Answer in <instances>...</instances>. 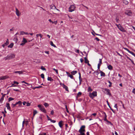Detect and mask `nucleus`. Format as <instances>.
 I'll use <instances>...</instances> for the list:
<instances>
[{"label":"nucleus","mask_w":135,"mask_h":135,"mask_svg":"<svg viewBox=\"0 0 135 135\" xmlns=\"http://www.w3.org/2000/svg\"><path fill=\"white\" fill-rule=\"evenodd\" d=\"M85 126L84 125L82 126H81L80 129L79 130V132L80 133V134L78 135H85L84 132L85 130Z\"/></svg>","instance_id":"nucleus-1"},{"label":"nucleus","mask_w":135,"mask_h":135,"mask_svg":"<svg viewBox=\"0 0 135 135\" xmlns=\"http://www.w3.org/2000/svg\"><path fill=\"white\" fill-rule=\"evenodd\" d=\"M115 25L117 26L118 29L122 32H126V30L122 27L120 24H116Z\"/></svg>","instance_id":"nucleus-2"},{"label":"nucleus","mask_w":135,"mask_h":135,"mask_svg":"<svg viewBox=\"0 0 135 135\" xmlns=\"http://www.w3.org/2000/svg\"><path fill=\"white\" fill-rule=\"evenodd\" d=\"M37 107L39 108L41 111L45 113H46V110L43 105L39 104L37 105Z\"/></svg>","instance_id":"nucleus-3"},{"label":"nucleus","mask_w":135,"mask_h":135,"mask_svg":"<svg viewBox=\"0 0 135 135\" xmlns=\"http://www.w3.org/2000/svg\"><path fill=\"white\" fill-rule=\"evenodd\" d=\"M15 56L14 54H11L7 55V56L5 58V60H10L15 58Z\"/></svg>","instance_id":"nucleus-4"},{"label":"nucleus","mask_w":135,"mask_h":135,"mask_svg":"<svg viewBox=\"0 0 135 135\" xmlns=\"http://www.w3.org/2000/svg\"><path fill=\"white\" fill-rule=\"evenodd\" d=\"M76 7L74 5H72L70 6L69 8V11L72 12L75 10Z\"/></svg>","instance_id":"nucleus-5"},{"label":"nucleus","mask_w":135,"mask_h":135,"mask_svg":"<svg viewBox=\"0 0 135 135\" xmlns=\"http://www.w3.org/2000/svg\"><path fill=\"white\" fill-rule=\"evenodd\" d=\"M97 96V92L96 91H94L92 93H90L89 96L92 98H93L94 97Z\"/></svg>","instance_id":"nucleus-6"},{"label":"nucleus","mask_w":135,"mask_h":135,"mask_svg":"<svg viewBox=\"0 0 135 135\" xmlns=\"http://www.w3.org/2000/svg\"><path fill=\"white\" fill-rule=\"evenodd\" d=\"M105 93L107 95H111V94L110 93V90L107 88H105L104 89Z\"/></svg>","instance_id":"nucleus-7"},{"label":"nucleus","mask_w":135,"mask_h":135,"mask_svg":"<svg viewBox=\"0 0 135 135\" xmlns=\"http://www.w3.org/2000/svg\"><path fill=\"white\" fill-rule=\"evenodd\" d=\"M60 84L62 85V86L63 87V88L65 89L66 91H69L68 87L64 84Z\"/></svg>","instance_id":"nucleus-8"},{"label":"nucleus","mask_w":135,"mask_h":135,"mask_svg":"<svg viewBox=\"0 0 135 135\" xmlns=\"http://www.w3.org/2000/svg\"><path fill=\"white\" fill-rule=\"evenodd\" d=\"M8 77L7 76H1L0 77V80H3L4 79H7Z\"/></svg>","instance_id":"nucleus-9"},{"label":"nucleus","mask_w":135,"mask_h":135,"mask_svg":"<svg viewBox=\"0 0 135 135\" xmlns=\"http://www.w3.org/2000/svg\"><path fill=\"white\" fill-rule=\"evenodd\" d=\"M16 14L17 16H20V13L19 11L17 8H16Z\"/></svg>","instance_id":"nucleus-10"},{"label":"nucleus","mask_w":135,"mask_h":135,"mask_svg":"<svg viewBox=\"0 0 135 135\" xmlns=\"http://www.w3.org/2000/svg\"><path fill=\"white\" fill-rule=\"evenodd\" d=\"M66 73L68 76L70 77L71 79H73V76L72 75H71L69 72L66 71Z\"/></svg>","instance_id":"nucleus-11"},{"label":"nucleus","mask_w":135,"mask_h":135,"mask_svg":"<svg viewBox=\"0 0 135 135\" xmlns=\"http://www.w3.org/2000/svg\"><path fill=\"white\" fill-rule=\"evenodd\" d=\"M6 107L7 108V109L9 110H10L11 108L10 106V104L9 103H7L6 104Z\"/></svg>","instance_id":"nucleus-12"},{"label":"nucleus","mask_w":135,"mask_h":135,"mask_svg":"<svg viewBox=\"0 0 135 135\" xmlns=\"http://www.w3.org/2000/svg\"><path fill=\"white\" fill-rule=\"evenodd\" d=\"M62 122L63 121H61L59 123V127L61 128H62Z\"/></svg>","instance_id":"nucleus-13"},{"label":"nucleus","mask_w":135,"mask_h":135,"mask_svg":"<svg viewBox=\"0 0 135 135\" xmlns=\"http://www.w3.org/2000/svg\"><path fill=\"white\" fill-rule=\"evenodd\" d=\"M4 95H3L1 97L0 99V103H2L3 101L4 100Z\"/></svg>","instance_id":"nucleus-14"},{"label":"nucleus","mask_w":135,"mask_h":135,"mask_svg":"<svg viewBox=\"0 0 135 135\" xmlns=\"http://www.w3.org/2000/svg\"><path fill=\"white\" fill-rule=\"evenodd\" d=\"M85 62V63L89 64V61L87 59V56L84 57Z\"/></svg>","instance_id":"nucleus-15"},{"label":"nucleus","mask_w":135,"mask_h":135,"mask_svg":"<svg viewBox=\"0 0 135 135\" xmlns=\"http://www.w3.org/2000/svg\"><path fill=\"white\" fill-rule=\"evenodd\" d=\"M14 73H18L20 75L23 73V72L22 71H15Z\"/></svg>","instance_id":"nucleus-16"},{"label":"nucleus","mask_w":135,"mask_h":135,"mask_svg":"<svg viewBox=\"0 0 135 135\" xmlns=\"http://www.w3.org/2000/svg\"><path fill=\"white\" fill-rule=\"evenodd\" d=\"M100 75L101 76H105V74L103 72L100 71Z\"/></svg>","instance_id":"nucleus-17"},{"label":"nucleus","mask_w":135,"mask_h":135,"mask_svg":"<svg viewBox=\"0 0 135 135\" xmlns=\"http://www.w3.org/2000/svg\"><path fill=\"white\" fill-rule=\"evenodd\" d=\"M108 69L110 70H112L113 69V67L110 65H109L107 66Z\"/></svg>","instance_id":"nucleus-18"},{"label":"nucleus","mask_w":135,"mask_h":135,"mask_svg":"<svg viewBox=\"0 0 135 135\" xmlns=\"http://www.w3.org/2000/svg\"><path fill=\"white\" fill-rule=\"evenodd\" d=\"M87 90H88V92H91V91H92L93 90L91 88L90 86H89L88 87V89Z\"/></svg>","instance_id":"nucleus-19"},{"label":"nucleus","mask_w":135,"mask_h":135,"mask_svg":"<svg viewBox=\"0 0 135 135\" xmlns=\"http://www.w3.org/2000/svg\"><path fill=\"white\" fill-rule=\"evenodd\" d=\"M22 42L25 44L27 42V41L25 38L23 37V40L22 41Z\"/></svg>","instance_id":"nucleus-20"},{"label":"nucleus","mask_w":135,"mask_h":135,"mask_svg":"<svg viewBox=\"0 0 135 135\" xmlns=\"http://www.w3.org/2000/svg\"><path fill=\"white\" fill-rule=\"evenodd\" d=\"M125 13L126 14L129 16H131L132 15V13L131 12H129L127 13L126 12H125Z\"/></svg>","instance_id":"nucleus-21"},{"label":"nucleus","mask_w":135,"mask_h":135,"mask_svg":"<svg viewBox=\"0 0 135 135\" xmlns=\"http://www.w3.org/2000/svg\"><path fill=\"white\" fill-rule=\"evenodd\" d=\"M103 114L105 115V118L104 119V120L105 121H107H107H108V120H107V115H106V113L105 112H104Z\"/></svg>","instance_id":"nucleus-22"},{"label":"nucleus","mask_w":135,"mask_h":135,"mask_svg":"<svg viewBox=\"0 0 135 135\" xmlns=\"http://www.w3.org/2000/svg\"><path fill=\"white\" fill-rule=\"evenodd\" d=\"M36 36L37 37H38L39 36H40L41 38H42V35L41 34H37L36 35Z\"/></svg>","instance_id":"nucleus-23"},{"label":"nucleus","mask_w":135,"mask_h":135,"mask_svg":"<svg viewBox=\"0 0 135 135\" xmlns=\"http://www.w3.org/2000/svg\"><path fill=\"white\" fill-rule=\"evenodd\" d=\"M50 44L51 46H53L54 47H56V46L53 44V42L52 41H51L50 42Z\"/></svg>","instance_id":"nucleus-24"},{"label":"nucleus","mask_w":135,"mask_h":135,"mask_svg":"<svg viewBox=\"0 0 135 135\" xmlns=\"http://www.w3.org/2000/svg\"><path fill=\"white\" fill-rule=\"evenodd\" d=\"M13 46V43H11L8 46V47L10 48H12Z\"/></svg>","instance_id":"nucleus-25"},{"label":"nucleus","mask_w":135,"mask_h":135,"mask_svg":"<svg viewBox=\"0 0 135 135\" xmlns=\"http://www.w3.org/2000/svg\"><path fill=\"white\" fill-rule=\"evenodd\" d=\"M47 80L48 81H53V80L51 77H48V78H47Z\"/></svg>","instance_id":"nucleus-26"},{"label":"nucleus","mask_w":135,"mask_h":135,"mask_svg":"<svg viewBox=\"0 0 135 135\" xmlns=\"http://www.w3.org/2000/svg\"><path fill=\"white\" fill-rule=\"evenodd\" d=\"M77 73L76 71H74L71 72V74L73 75H74L76 74Z\"/></svg>","instance_id":"nucleus-27"},{"label":"nucleus","mask_w":135,"mask_h":135,"mask_svg":"<svg viewBox=\"0 0 135 135\" xmlns=\"http://www.w3.org/2000/svg\"><path fill=\"white\" fill-rule=\"evenodd\" d=\"M45 107H47L49 106V104L46 103H45L44 104Z\"/></svg>","instance_id":"nucleus-28"},{"label":"nucleus","mask_w":135,"mask_h":135,"mask_svg":"<svg viewBox=\"0 0 135 135\" xmlns=\"http://www.w3.org/2000/svg\"><path fill=\"white\" fill-rule=\"evenodd\" d=\"M9 44L8 40L7 39L6 42L4 43V45H7Z\"/></svg>","instance_id":"nucleus-29"},{"label":"nucleus","mask_w":135,"mask_h":135,"mask_svg":"<svg viewBox=\"0 0 135 135\" xmlns=\"http://www.w3.org/2000/svg\"><path fill=\"white\" fill-rule=\"evenodd\" d=\"M42 87V86H36V87H35L33 88V89L34 90L36 88H41Z\"/></svg>","instance_id":"nucleus-30"},{"label":"nucleus","mask_w":135,"mask_h":135,"mask_svg":"<svg viewBox=\"0 0 135 135\" xmlns=\"http://www.w3.org/2000/svg\"><path fill=\"white\" fill-rule=\"evenodd\" d=\"M21 83H24L26 84H27L28 85V86H29L30 85H31V84H28V83H27V82H26L25 81H22L21 82Z\"/></svg>","instance_id":"nucleus-31"},{"label":"nucleus","mask_w":135,"mask_h":135,"mask_svg":"<svg viewBox=\"0 0 135 135\" xmlns=\"http://www.w3.org/2000/svg\"><path fill=\"white\" fill-rule=\"evenodd\" d=\"M99 63L98 64H99L100 65H101L102 63V59H99Z\"/></svg>","instance_id":"nucleus-32"},{"label":"nucleus","mask_w":135,"mask_h":135,"mask_svg":"<svg viewBox=\"0 0 135 135\" xmlns=\"http://www.w3.org/2000/svg\"><path fill=\"white\" fill-rule=\"evenodd\" d=\"M48 120H50L51 122L53 123H55L56 122V121L54 120H52L51 119H48Z\"/></svg>","instance_id":"nucleus-33"},{"label":"nucleus","mask_w":135,"mask_h":135,"mask_svg":"<svg viewBox=\"0 0 135 135\" xmlns=\"http://www.w3.org/2000/svg\"><path fill=\"white\" fill-rule=\"evenodd\" d=\"M37 113V112L36 110H34L33 112V115L34 116Z\"/></svg>","instance_id":"nucleus-34"},{"label":"nucleus","mask_w":135,"mask_h":135,"mask_svg":"<svg viewBox=\"0 0 135 135\" xmlns=\"http://www.w3.org/2000/svg\"><path fill=\"white\" fill-rule=\"evenodd\" d=\"M108 82L109 83V85H108L109 87H111L112 86V83L109 81H108Z\"/></svg>","instance_id":"nucleus-35"},{"label":"nucleus","mask_w":135,"mask_h":135,"mask_svg":"<svg viewBox=\"0 0 135 135\" xmlns=\"http://www.w3.org/2000/svg\"><path fill=\"white\" fill-rule=\"evenodd\" d=\"M41 69L43 70H46V69L43 66H41Z\"/></svg>","instance_id":"nucleus-36"},{"label":"nucleus","mask_w":135,"mask_h":135,"mask_svg":"<svg viewBox=\"0 0 135 135\" xmlns=\"http://www.w3.org/2000/svg\"><path fill=\"white\" fill-rule=\"evenodd\" d=\"M18 104H19V106H21L22 104V103L21 101H20L18 102Z\"/></svg>","instance_id":"nucleus-37"},{"label":"nucleus","mask_w":135,"mask_h":135,"mask_svg":"<svg viewBox=\"0 0 135 135\" xmlns=\"http://www.w3.org/2000/svg\"><path fill=\"white\" fill-rule=\"evenodd\" d=\"M81 92H79L77 95L76 97H78L79 95H81Z\"/></svg>","instance_id":"nucleus-38"},{"label":"nucleus","mask_w":135,"mask_h":135,"mask_svg":"<svg viewBox=\"0 0 135 135\" xmlns=\"http://www.w3.org/2000/svg\"><path fill=\"white\" fill-rule=\"evenodd\" d=\"M25 33V32L23 31H21L20 32V35H23Z\"/></svg>","instance_id":"nucleus-39"},{"label":"nucleus","mask_w":135,"mask_h":135,"mask_svg":"<svg viewBox=\"0 0 135 135\" xmlns=\"http://www.w3.org/2000/svg\"><path fill=\"white\" fill-rule=\"evenodd\" d=\"M41 77L43 79H44L45 77H44V74H42L41 75Z\"/></svg>","instance_id":"nucleus-40"},{"label":"nucleus","mask_w":135,"mask_h":135,"mask_svg":"<svg viewBox=\"0 0 135 135\" xmlns=\"http://www.w3.org/2000/svg\"><path fill=\"white\" fill-rule=\"evenodd\" d=\"M135 57V54L132 52L130 51L129 52Z\"/></svg>","instance_id":"nucleus-41"},{"label":"nucleus","mask_w":135,"mask_h":135,"mask_svg":"<svg viewBox=\"0 0 135 135\" xmlns=\"http://www.w3.org/2000/svg\"><path fill=\"white\" fill-rule=\"evenodd\" d=\"M123 3H124L125 4H127L128 3V2L126 0L124 1L123 2Z\"/></svg>","instance_id":"nucleus-42"},{"label":"nucleus","mask_w":135,"mask_h":135,"mask_svg":"<svg viewBox=\"0 0 135 135\" xmlns=\"http://www.w3.org/2000/svg\"><path fill=\"white\" fill-rule=\"evenodd\" d=\"M27 105L26 106H29L31 105V103H28V102H27L26 103Z\"/></svg>","instance_id":"nucleus-43"},{"label":"nucleus","mask_w":135,"mask_h":135,"mask_svg":"<svg viewBox=\"0 0 135 135\" xmlns=\"http://www.w3.org/2000/svg\"><path fill=\"white\" fill-rule=\"evenodd\" d=\"M13 99H14L13 98H12L11 97H10L8 98L9 101L13 100Z\"/></svg>","instance_id":"nucleus-44"},{"label":"nucleus","mask_w":135,"mask_h":135,"mask_svg":"<svg viewBox=\"0 0 135 135\" xmlns=\"http://www.w3.org/2000/svg\"><path fill=\"white\" fill-rule=\"evenodd\" d=\"M38 135H46L45 133H40Z\"/></svg>","instance_id":"nucleus-45"},{"label":"nucleus","mask_w":135,"mask_h":135,"mask_svg":"<svg viewBox=\"0 0 135 135\" xmlns=\"http://www.w3.org/2000/svg\"><path fill=\"white\" fill-rule=\"evenodd\" d=\"M53 70H54L56 72V73L58 74V71L57 70L55 69V68L53 69Z\"/></svg>","instance_id":"nucleus-46"},{"label":"nucleus","mask_w":135,"mask_h":135,"mask_svg":"<svg viewBox=\"0 0 135 135\" xmlns=\"http://www.w3.org/2000/svg\"><path fill=\"white\" fill-rule=\"evenodd\" d=\"M13 83H14V84H16L17 85L18 84H19V83L18 82L15 81H13Z\"/></svg>","instance_id":"nucleus-47"},{"label":"nucleus","mask_w":135,"mask_h":135,"mask_svg":"<svg viewBox=\"0 0 135 135\" xmlns=\"http://www.w3.org/2000/svg\"><path fill=\"white\" fill-rule=\"evenodd\" d=\"M57 21H54V22H53H53H52V23H54L55 25H56L57 24Z\"/></svg>","instance_id":"nucleus-48"},{"label":"nucleus","mask_w":135,"mask_h":135,"mask_svg":"<svg viewBox=\"0 0 135 135\" xmlns=\"http://www.w3.org/2000/svg\"><path fill=\"white\" fill-rule=\"evenodd\" d=\"M114 107L116 108L117 110L118 108H117V104H116L114 105Z\"/></svg>","instance_id":"nucleus-49"},{"label":"nucleus","mask_w":135,"mask_h":135,"mask_svg":"<svg viewBox=\"0 0 135 135\" xmlns=\"http://www.w3.org/2000/svg\"><path fill=\"white\" fill-rule=\"evenodd\" d=\"M17 86V85H14V84H12V85L11 86V87H12V86H13V87H16V86Z\"/></svg>","instance_id":"nucleus-50"},{"label":"nucleus","mask_w":135,"mask_h":135,"mask_svg":"<svg viewBox=\"0 0 135 135\" xmlns=\"http://www.w3.org/2000/svg\"><path fill=\"white\" fill-rule=\"evenodd\" d=\"M51 115H53L54 114V111L53 110H52L51 112Z\"/></svg>","instance_id":"nucleus-51"},{"label":"nucleus","mask_w":135,"mask_h":135,"mask_svg":"<svg viewBox=\"0 0 135 135\" xmlns=\"http://www.w3.org/2000/svg\"><path fill=\"white\" fill-rule=\"evenodd\" d=\"M107 122L108 123H109V124H110L111 125H113V124L111 122H110L109 121H107Z\"/></svg>","instance_id":"nucleus-52"},{"label":"nucleus","mask_w":135,"mask_h":135,"mask_svg":"<svg viewBox=\"0 0 135 135\" xmlns=\"http://www.w3.org/2000/svg\"><path fill=\"white\" fill-rule=\"evenodd\" d=\"M124 49L126 50H127V51L128 52H129V51H130L127 48H124Z\"/></svg>","instance_id":"nucleus-53"},{"label":"nucleus","mask_w":135,"mask_h":135,"mask_svg":"<svg viewBox=\"0 0 135 135\" xmlns=\"http://www.w3.org/2000/svg\"><path fill=\"white\" fill-rule=\"evenodd\" d=\"M100 65H100V64H98V69H99L100 68Z\"/></svg>","instance_id":"nucleus-54"},{"label":"nucleus","mask_w":135,"mask_h":135,"mask_svg":"<svg viewBox=\"0 0 135 135\" xmlns=\"http://www.w3.org/2000/svg\"><path fill=\"white\" fill-rule=\"evenodd\" d=\"M80 61L82 63V62H83V61H84V60L82 58H81L80 59Z\"/></svg>","instance_id":"nucleus-55"},{"label":"nucleus","mask_w":135,"mask_h":135,"mask_svg":"<svg viewBox=\"0 0 135 135\" xmlns=\"http://www.w3.org/2000/svg\"><path fill=\"white\" fill-rule=\"evenodd\" d=\"M75 52L77 53H79V50H75Z\"/></svg>","instance_id":"nucleus-56"},{"label":"nucleus","mask_w":135,"mask_h":135,"mask_svg":"<svg viewBox=\"0 0 135 135\" xmlns=\"http://www.w3.org/2000/svg\"><path fill=\"white\" fill-rule=\"evenodd\" d=\"M81 6H83V7H85V8H86L87 9H88V8L86 6H84V5L83 4H82L81 5Z\"/></svg>","instance_id":"nucleus-57"},{"label":"nucleus","mask_w":135,"mask_h":135,"mask_svg":"<svg viewBox=\"0 0 135 135\" xmlns=\"http://www.w3.org/2000/svg\"><path fill=\"white\" fill-rule=\"evenodd\" d=\"M12 105L13 106H12L13 107H14L16 105V104H12Z\"/></svg>","instance_id":"nucleus-58"},{"label":"nucleus","mask_w":135,"mask_h":135,"mask_svg":"<svg viewBox=\"0 0 135 135\" xmlns=\"http://www.w3.org/2000/svg\"><path fill=\"white\" fill-rule=\"evenodd\" d=\"M107 104H108V106L109 107V108H110V105H109V102H108V101H107Z\"/></svg>","instance_id":"nucleus-59"},{"label":"nucleus","mask_w":135,"mask_h":135,"mask_svg":"<svg viewBox=\"0 0 135 135\" xmlns=\"http://www.w3.org/2000/svg\"><path fill=\"white\" fill-rule=\"evenodd\" d=\"M25 43H24V42H22L20 44V45H21V46H23V45H24L25 44Z\"/></svg>","instance_id":"nucleus-60"},{"label":"nucleus","mask_w":135,"mask_h":135,"mask_svg":"<svg viewBox=\"0 0 135 135\" xmlns=\"http://www.w3.org/2000/svg\"><path fill=\"white\" fill-rule=\"evenodd\" d=\"M95 39L97 40L98 41H99L100 40V39L97 37L95 38Z\"/></svg>","instance_id":"nucleus-61"},{"label":"nucleus","mask_w":135,"mask_h":135,"mask_svg":"<svg viewBox=\"0 0 135 135\" xmlns=\"http://www.w3.org/2000/svg\"><path fill=\"white\" fill-rule=\"evenodd\" d=\"M26 102L25 101L23 102V105H25L26 104Z\"/></svg>","instance_id":"nucleus-62"},{"label":"nucleus","mask_w":135,"mask_h":135,"mask_svg":"<svg viewBox=\"0 0 135 135\" xmlns=\"http://www.w3.org/2000/svg\"><path fill=\"white\" fill-rule=\"evenodd\" d=\"M14 30V29L13 28H12L10 29V31H12Z\"/></svg>","instance_id":"nucleus-63"},{"label":"nucleus","mask_w":135,"mask_h":135,"mask_svg":"<svg viewBox=\"0 0 135 135\" xmlns=\"http://www.w3.org/2000/svg\"><path fill=\"white\" fill-rule=\"evenodd\" d=\"M13 90L15 91H19V90L18 89H13Z\"/></svg>","instance_id":"nucleus-64"}]
</instances>
